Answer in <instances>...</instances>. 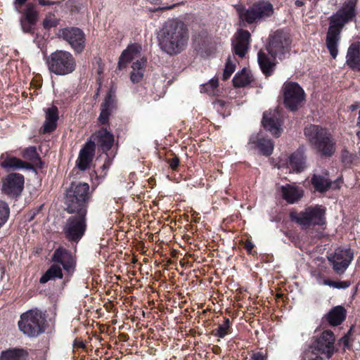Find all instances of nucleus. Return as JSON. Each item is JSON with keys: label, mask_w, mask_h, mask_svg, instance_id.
Listing matches in <instances>:
<instances>
[{"label": "nucleus", "mask_w": 360, "mask_h": 360, "mask_svg": "<svg viewBox=\"0 0 360 360\" xmlns=\"http://www.w3.org/2000/svg\"><path fill=\"white\" fill-rule=\"evenodd\" d=\"M353 252L350 249L338 248L333 254L328 257L334 271L338 274H343L353 259Z\"/></svg>", "instance_id": "4468645a"}, {"label": "nucleus", "mask_w": 360, "mask_h": 360, "mask_svg": "<svg viewBox=\"0 0 360 360\" xmlns=\"http://www.w3.org/2000/svg\"><path fill=\"white\" fill-rule=\"evenodd\" d=\"M216 103L217 105H219L220 106H223L224 104V102L223 101H217Z\"/></svg>", "instance_id": "6e6d98bb"}, {"label": "nucleus", "mask_w": 360, "mask_h": 360, "mask_svg": "<svg viewBox=\"0 0 360 360\" xmlns=\"http://www.w3.org/2000/svg\"><path fill=\"white\" fill-rule=\"evenodd\" d=\"M275 58L269 57L266 53L259 51L257 53V60L262 72L266 75H271L276 65Z\"/></svg>", "instance_id": "cd10ccee"}, {"label": "nucleus", "mask_w": 360, "mask_h": 360, "mask_svg": "<svg viewBox=\"0 0 360 360\" xmlns=\"http://www.w3.org/2000/svg\"><path fill=\"white\" fill-rule=\"evenodd\" d=\"M250 144L258 148L264 155H269L274 150V143L271 139H266L257 135H253L250 139Z\"/></svg>", "instance_id": "a878e982"}, {"label": "nucleus", "mask_w": 360, "mask_h": 360, "mask_svg": "<svg viewBox=\"0 0 360 360\" xmlns=\"http://www.w3.org/2000/svg\"><path fill=\"white\" fill-rule=\"evenodd\" d=\"M253 80L250 72L243 68L238 72L233 79V84L236 87H243L250 84Z\"/></svg>", "instance_id": "f704fd0d"}, {"label": "nucleus", "mask_w": 360, "mask_h": 360, "mask_svg": "<svg viewBox=\"0 0 360 360\" xmlns=\"http://www.w3.org/2000/svg\"><path fill=\"white\" fill-rule=\"evenodd\" d=\"M77 214V216H72L67 220L63 229L66 238L70 241L80 240L86 230V214Z\"/></svg>", "instance_id": "9b49d317"}, {"label": "nucleus", "mask_w": 360, "mask_h": 360, "mask_svg": "<svg viewBox=\"0 0 360 360\" xmlns=\"http://www.w3.org/2000/svg\"><path fill=\"white\" fill-rule=\"evenodd\" d=\"M52 261L61 264L64 271L69 275H72L75 271V259L70 251L63 248H58L54 251Z\"/></svg>", "instance_id": "f3484780"}, {"label": "nucleus", "mask_w": 360, "mask_h": 360, "mask_svg": "<svg viewBox=\"0 0 360 360\" xmlns=\"http://www.w3.org/2000/svg\"><path fill=\"white\" fill-rule=\"evenodd\" d=\"M291 214V218L303 228L323 225L326 222V208L322 205L310 206L300 212Z\"/></svg>", "instance_id": "0eeeda50"}, {"label": "nucleus", "mask_w": 360, "mask_h": 360, "mask_svg": "<svg viewBox=\"0 0 360 360\" xmlns=\"http://www.w3.org/2000/svg\"><path fill=\"white\" fill-rule=\"evenodd\" d=\"M356 1L349 0L330 18V26L326 35V46L330 56L335 58L338 53L340 32L344 25L356 15Z\"/></svg>", "instance_id": "f03ea898"}, {"label": "nucleus", "mask_w": 360, "mask_h": 360, "mask_svg": "<svg viewBox=\"0 0 360 360\" xmlns=\"http://www.w3.org/2000/svg\"><path fill=\"white\" fill-rule=\"evenodd\" d=\"M19 21H20V25L22 26V15L20 16Z\"/></svg>", "instance_id": "bf43d9fd"}, {"label": "nucleus", "mask_w": 360, "mask_h": 360, "mask_svg": "<svg viewBox=\"0 0 360 360\" xmlns=\"http://www.w3.org/2000/svg\"><path fill=\"white\" fill-rule=\"evenodd\" d=\"M305 165V158L301 151H296L292 153L289 158V161L287 167L280 165V169H289V172H302Z\"/></svg>", "instance_id": "b1692460"}, {"label": "nucleus", "mask_w": 360, "mask_h": 360, "mask_svg": "<svg viewBox=\"0 0 360 360\" xmlns=\"http://www.w3.org/2000/svg\"><path fill=\"white\" fill-rule=\"evenodd\" d=\"M262 124L273 136H279L283 131L281 112L278 110H269L263 115Z\"/></svg>", "instance_id": "dca6fc26"}, {"label": "nucleus", "mask_w": 360, "mask_h": 360, "mask_svg": "<svg viewBox=\"0 0 360 360\" xmlns=\"http://www.w3.org/2000/svg\"><path fill=\"white\" fill-rule=\"evenodd\" d=\"M357 124L360 126V110H359V117H358V120H357Z\"/></svg>", "instance_id": "13d9d810"}, {"label": "nucleus", "mask_w": 360, "mask_h": 360, "mask_svg": "<svg viewBox=\"0 0 360 360\" xmlns=\"http://www.w3.org/2000/svg\"><path fill=\"white\" fill-rule=\"evenodd\" d=\"M63 271L60 266L56 264H53L40 278L41 283H46L50 280L55 278H62Z\"/></svg>", "instance_id": "c9c22d12"}, {"label": "nucleus", "mask_w": 360, "mask_h": 360, "mask_svg": "<svg viewBox=\"0 0 360 360\" xmlns=\"http://www.w3.org/2000/svg\"><path fill=\"white\" fill-rule=\"evenodd\" d=\"M49 70L56 75H65L72 72L76 68V61L68 51L57 50L50 54L46 60Z\"/></svg>", "instance_id": "39448f33"}, {"label": "nucleus", "mask_w": 360, "mask_h": 360, "mask_svg": "<svg viewBox=\"0 0 360 360\" xmlns=\"http://www.w3.org/2000/svg\"><path fill=\"white\" fill-rule=\"evenodd\" d=\"M146 60L144 58H139L131 65L132 72L130 79L133 83L139 82L143 77Z\"/></svg>", "instance_id": "2f4dec72"}, {"label": "nucleus", "mask_w": 360, "mask_h": 360, "mask_svg": "<svg viewBox=\"0 0 360 360\" xmlns=\"http://www.w3.org/2000/svg\"><path fill=\"white\" fill-rule=\"evenodd\" d=\"M323 283L326 285L333 287L334 288H338V282L337 281H333L329 279H326L323 281Z\"/></svg>", "instance_id": "de8ad7c7"}, {"label": "nucleus", "mask_w": 360, "mask_h": 360, "mask_svg": "<svg viewBox=\"0 0 360 360\" xmlns=\"http://www.w3.org/2000/svg\"><path fill=\"white\" fill-rule=\"evenodd\" d=\"M0 159L2 160L1 166L8 172L22 168V161L15 157L2 154Z\"/></svg>", "instance_id": "72a5a7b5"}, {"label": "nucleus", "mask_w": 360, "mask_h": 360, "mask_svg": "<svg viewBox=\"0 0 360 360\" xmlns=\"http://www.w3.org/2000/svg\"><path fill=\"white\" fill-rule=\"evenodd\" d=\"M281 192L283 198L291 204L299 200L303 195L302 188L290 185L281 186Z\"/></svg>", "instance_id": "7c9ffc66"}, {"label": "nucleus", "mask_w": 360, "mask_h": 360, "mask_svg": "<svg viewBox=\"0 0 360 360\" xmlns=\"http://www.w3.org/2000/svg\"><path fill=\"white\" fill-rule=\"evenodd\" d=\"M141 46L139 44H134L128 46L120 57L118 68L122 69L130 61L139 58L141 57Z\"/></svg>", "instance_id": "4be33fe9"}, {"label": "nucleus", "mask_w": 360, "mask_h": 360, "mask_svg": "<svg viewBox=\"0 0 360 360\" xmlns=\"http://www.w3.org/2000/svg\"><path fill=\"white\" fill-rule=\"evenodd\" d=\"M250 360H266V357L264 354L258 352L252 354Z\"/></svg>", "instance_id": "c03bdc74"}, {"label": "nucleus", "mask_w": 360, "mask_h": 360, "mask_svg": "<svg viewBox=\"0 0 360 360\" xmlns=\"http://www.w3.org/2000/svg\"><path fill=\"white\" fill-rule=\"evenodd\" d=\"M27 161H24V171L27 172V174L32 178V191L36 190V186L39 185V180L36 168H41L42 162L37 152L36 147L30 146L24 150V159Z\"/></svg>", "instance_id": "f8f14e48"}, {"label": "nucleus", "mask_w": 360, "mask_h": 360, "mask_svg": "<svg viewBox=\"0 0 360 360\" xmlns=\"http://www.w3.org/2000/svg\"><path fill=\"white\" fill-rule=\"evenodd\" d=\"M98 143L103 151L110 150L114 143V136L106 129H101L95 134Z\"/></svg>", "instance_id": "c85d7f7f"}, {"label": "nucleus", "mask_w": 360, "mask_h": 360, "mask_svg": "<svg viewBox=\"0 0 360 360\" xmlns=\"http://www.w3.org/2000/svg\"><path fill=\"white\" fill-rule=\"evenodd\" d=\"M35 214H36V213H35L34 212H32V213H31V214L27 217V220H28V221H31V220H32V219H33V218L34 217Z\"/></svg>", "instance_id": "5fc2aeb1"}, {"label": "nucleus", "mask_w": 360, "mask_h": 360, "mask_svg": "<svg viewBox=\"0 0 360 360\" xmlns=\"http://www.w3.org/2000/svg\"><path fill=\"white\" fill-rule=\"evenodd\" d=\"M347 311L342 306H336L331 309L326 315L328 323L333 326L340 325L346 318Z\"/></svg>", "instance_id": "c756f323"}, {"label": "nucleus", "mask_w": 360, "mask_h": 360, "mask_svg": "<svg viewBox=\"0 0 360 360\" xmlns=\"http://www.w3.org/2000/svg\"><path fill=\"white\" fill-rule=\"evenodd\" d=\"M237 11L240 19L248 24L264 20L271 17L274 12L273 5L265 1L256 2L248 8L238 6Z\"/></svg>", "instance_id": "423d86ee"}, {"label": "nucleus", "mask_w": 360, "mask_h": 360, "mask_svg": "<svg viewBox=\"0 0 360 360\" xmlns=\"http://www.w3.org/2000/svg\"><path fill=\"white\" fill-rule=\"evenodd\" d=\"M250 41V33L248 30H239L236 35V40L233 43L234 53L243 58L246 54Z\"/></svg>", "instance_id": "aec40b11"}, {"label": "nucleus", "mask_w": 360, "mask_h": 360, "mask_svg": "<svg viewBox=\"0 0 360 360\" xmlns=\"http://www.w3.org/2000/svg\"><path fill=\"white\" fill-rule=\"evenodd\" d=\"M285 105L292 111L297 110L305 101L303 89L296 82H286L282 87Z\"/></svg>", "instance_id": "1a4fd4ad"}, {"label": "nucleus", "mask_w": 360, "mask_h": 360, "mask_svg": "<svg viewBox=\"0 0 360 360\" xmlns=\"http://www.w3.org/2000/svg\"><path fill=\"white\" fill-rule=\"evenodd\" d=\"M218 86V80L212 79L208 83L204 84L202 87V91L207 94H213L216 88Z\"/></svg>", "instance_id": "79ce46f5"}, {"label": "nucleus", "mask_w": 360, "mask_h": 360, "mask_svg": "<svg viewBox=\"0 0 360 360\" xmlns=\"http://www.w3.org/2000/svg\"><path fill=\"white\" fill-rule=\"evenodd\" d=\"M58 35L66 41L75 51L81 53L85 48V34L77 27H66L58 30Z\"/></svg>", "instance_id": "ddd939ff"}, {"label": "nucleus", "mask_w": 360, "mask_h": 360, "mask_svg": "<svg viewBox=\"0 0 360 360\" xmlns=\"http://www.w3.org/2000/svg\"><path fill=\"white\" fill-rule=\"evenodd\" d=\"M350 108L352 110H354L356 109V107L354 105H352Z\"/></svg>", "instance_id": "052dcab7"}, {"label": "nucleus", "mask_w": 360, "mask_h": 360, "mask_svg": "<svg viewBox=\"0 0 360 360\" xmlns=\"http://www.w3.org/2000/svg\"><path fill=\"white\" fill-rule=\"evenodd\" d=\"M89 186L86 183L74 182L66 191L65 204L69 213L86 214L89 199Z\"/></svg>", "instance_id": "20e7f679"}, {"label": "nucleus", "mask_w": 360, "mask_h": 360, "mask_svg": "<svg viewBox=\"0 0 360 360\" xmlns=\"http://www.w3.org/2000/svg\"><path fill=\"white\" fill-rule=\"evenodd\" d=\"M231 321L229 319H225L221 324H219L218 328L213 330V334L220 338H224L226 335L231 333Z\"/></svg>", "instance_id": "4c0bfd02"}, {"label": "nucleus", "mask_w": 360, "mask_h": 360, "mask_svg": "<svg viewBox=\"0 0 360 360\" xmlns=\"http://www.w3.org/2000/svg\"><path fill=\"white\" fill-rule=\"evenodd\" d=\"M46 319L41 311L34 309L24 313V334L37 337L46 330Z\"/></svg>", "instance_id": "6e6552de"}, {"label": "nucleus", "mask_w": 360, "mask_h": 360, "mask_svg": "<svg viewBox=\"0 0 360 360\" xmlns=\"http://www.w3.org/2000/svg\"><path fill=\"white\" fill-rule=\"evenodd\" d=\"M22 350L17 348L2 351L0 354V360H22Z\"/></svg>", "instance_id": "e433bc0d"}, {"label": "nucleus", "mask_w": 360, "mask_h": 360, "mask_svg": "<svg viewBox=\"0 0 360 360\" xmlns=\"http://www.w3.org/2000/svg\"><path fill=\"white\" fill-rule=\"evenodd\" d=\"M311 183L315 191L323 193L327 191L332 185V181L328 177V174L324 172L323 174H315L311 179Z\"/></svg>", "instance_id": "bb28decb"}, {"label": "nucleus", "mask_w": 360, "mask_h": 360, "mask_svg": "<svg viewBox=\"0 0 360 360\" xmlns=\"http://www.w3.org/2000/svg\"><path fill=\"white\" fill-rule=\"evenodd\" d=\"M39 4L41 6H51L55 4V2L49 0H39Z\"/></svg>", "instance_id": "3c124183"}, {"label": "nucleus", "mask_w": 360, "mask_h": 360, "mask_svg": "<svg viewBox=\"0 0 360 360\" xmlns=\"http://www.w3.org/2000/svg\"><path fill=\"white\" fill-rule=\"evenodd\" d=\"M18 325L19 329L21 331H22V314H21L20 316V320L18 321Z\"/></svg>", "instance_id": "864d4df0"}, {"label": "nucleus", "mask_w": 360, "mask_h": 360, "mask_svg": "<svg viewBox=\"0 0 360 360\" xmlns=\"http://www.w3.org/2000/svg\"><path fill=\"white\" fill-rule=\"evenodd\" d=\"M45 121L40 129V132L43 134H49L53 131L57 127V122L58 120V108L52 105L44 109Z\"/></svg>", "instance_id": "412c9836"}, {"label": "nucleus", "mask_w": 360, "mask_h": 360, "mask_svg": "<svg viewBox=\"0 0 360 360\" xmlns=\"http://www.w3.org/2000/svg\"><path fill=\"white\" fill-rule=\"evenodd\" d=\"M290 44L288 34L282 30H277L271 36L267 50L272 57L281 59L282 56L289 52Z\"/></svg>", "instance_id": "9d476101"}, {"label": "nucleus", "mask_w": 360, "mask_h": 360, "mask_svg": "<svg viewBox=\"0 0 360 360\" xmlns=\"http://www.w3.org/2000/svg\"><path fill=\"white\" fill-rule=\"evenodd\" d=\"M13 5L15 11L20 13L22 8V0H14Z\"/></svg>", "instance_id": "a18cd8bd"}, {"label": "nucleus", "mask_w": 360, "mask_h": 360, "mask_svg": "<svg viewBox=\"0 0 360 360\" xmlns=\"http://www.w3.org/2000/svg\"><path fill=\"white\" fill-rule=\"evenodd\" d=\"M235 71V65L231 60V58H229L226 63L225 68L223 73V79L226 80L229 79L231 75Z\"/></svg>", "instance_id": "ea45409f"}, {"label": "nucleus", "mask_w": 360, "mask_h": 360, "mask_svg": "<svg viewBox=\"0 0 360 360\" xmlns=\"http://www.w3.org/2000/svg\"><path fill=\"white\" fill-rule=\"evenodd\" d=\"M295 5L297 7H302L304 5V1H303L302 0H295Z\"/></svg>", "instance_id": "603ef678"}, {"label": "nucleus", "mask_w": 360, "mask_h": 360, "mask_svg": "<svg viewBox=\"0 0 360 360\" xmlns=\"http://www.w3.org/2000/svg\"><path fill=\"white\" fill-rule=\"evenodd\" d=\"M95 143L92 141H89L80 150L77 160V166L80 170L84 171L89 167L95 154Z\"/></svg>", "instance_id": "6ab92c4d"}, {"label": "nucleus", "mask_w": 360, "mask_h": 360, "mask_svg": "<svg viewBox=\"0 0 360 360\" xmlns=\"http://www.w3.org/2000/svg\"><path fill=\"white\" fill-rule=\"evenodd\" d=\"M160 49L169 55H176L184 51L189 39L188 29L179 19H169L158 34Z\"/></svg>", "instance_id": "f257e3e1"}, {"label": "nucleus", "mask_w": 360, "mask_h": 360, "mask_svg": "<svg viewBox=\"0 0 360 360\" xmlns=\"http://www.w3.org/2000/svg\"><path fill=\"white\" fill-rule=\"evenodd\" d=\"M244 247H245V250L249 253H250V252L252 251V250L254 248V245L250 241H246L245 243V246Z\"/></svg>", "instance_id": "8fccbe9b"}, {"label": "nucleus", "mask_w": 360, "mask_h": 360, "mask_svg": "<svg viewBox=\"0 0 360 360\" xmlns=\"http://www.w3.org/2000/svg\"><path fill=\"white\" fill-rule=\"evenodd\" d=\"M2 191L11 196H19L22 191V176L17 173L8 174L3 181Z\"/></svg>", "instance_id": "a211bd4d"}, {"label": "nucleus", "mask_w": 360, "mask_h": 360, "mask_svg": "<svg viewBox=\"0 0 360 360\" xmlns=\"http://www.w3.org/2000/svg\"><path fill=\"white\" fill-rule=\"evenodd\" d=\"M27 1V0H24V4L25 3V1Z\"/></svg>", "instance_id": "69168bd1"}, {"label": "nucleus", "mask_w": 360, "mask_h": 360, "mask_svg": "<svg viewBox=\"0 0 360 360\" xmlns=\"http://www.w3.org/2000/svg\"><path fill=\"white\" fill-rule=\"evenodd\" d=\"M311 360H323V358L320 356H316L315 358L311 359Z\"/></svg>", "instance_id": "4d7b16f0"}, {"label": "nucleus", "mask_w": 360, "mask_h": 360, "mask_svg": "<svg viewBox=\"0 0 360 360\" xmlns=\"http://www.w3.org/2000/svg\"><path fill=\"white\" fill-rule=\"evenodd\" d=\"M113 98L111 91H109L105 98L104 102L101 104V110L98 117V121L101 124L108 123L112 107Z\"/></svg>", "instance_id": "473e14b6"}, {"label": "nucleus", "mask_w": 360, "mask_h": 360, "mask_svg": "<svg viewBox=\"0 0 360 360\" xmlns=\"http://www.w3.org/2000/svg\"><path fill=\"white\" fill-rule=\"evenodd\" d=\"M346 64L352 70L360 71V42L352 44L347 50Z\"/></svg>", "instance_id": "5701e85b"}, {"label": "nucleus", "mask_w": 360, "mask_h": 360, "mask_svg": "<svg viewBox=\"0 0 360 360\" xmlns=\"http://www.w3.org/2000/svg\"><path fill=\"white\" fill-rule=\"evenodd\" d=\"M30 186V184L29 183H27V187L29 188Z\"/></svg>", "instance_id": "0e129e2a"}, {"label": "nucleus", "mask_w": 360, "mask_h": 360, "mask_svg": "<svg viewBox=\"0 0 360 360\" xmlns=\"http://www.w3.org/2000/svg\"><path fill=\"white\" fill-rule=\"evenodd\" d=\"M167 162L172 169H175L179 165V159L176 156H174L170 159H168Z\"/></svg>", "instance_id": "37998d69"}, {"label": "nucleus", "mask_w": 360, "mask_h": 360, "mask_svg": "<svg viewBox=\"0 0 360 360\" xmlns=\"http://www.w3.org/2000/svg\"><path fill=\"white\" fill-rule=\"evenodd\" d=\"M335 335L330 330L323 331L313 343L312 348L319 353L330 358L334 353Z\"/></svg>", "instance_id": "2eb2a0df"}, {"label": "nucleus", "mask_w": 360, "mask_h": 360, "mask_svg": "<svg viewBox=\"0 0 360 360\" xmlns=\"http://www.w3.org/2000/svg\"><path fill=\"white\" fill-rule=\"evenodd\" d=\"M39 18L35 4H28L24 10V32L31 31Z\"/></svg>", "instance_id": "393cba45"}, {"label": "nucleus", "mask_w": 360, "mask_h": 360, "mask_svg": "<svg viewBox=\"0 0 360 360\" xmlns=\"http://www.w3.org/2000/svg\"><path fill=\"white\" fill-rule=\"evenodd\" d=\"M351 285L350 281H338V289H345L349 287Z\"/></svg>", "instance_id": "49530a36"}, {"label": "nucleus", "mask_w": 360, "mask_h": 360, "mask_svg": "<svg viewBox=\"0 0 360 360\" xmlns=\"http://www.w3.org/2000/svg\"><path fill=\"white\" fill-rule=\"evenodd\" d=\"M174 6H174V5H173V6H171L167 7V9H171V8H174Z\"/></svg>", "instance_id": "680f3d73"}, {"label": "nucleus", "mask_w": 360, "mask_h": 360, "mask_svg": "<svg viewBox=\"0 0 360 360\" xmlns=\"http://www.w3.org/2000/svg\"><path fill=\"white\" fill-rule=\"evenodd\" d=\"M58 25V19L53 14L46 15L43 21V26L45 29L54 27Z\"/></svg>", "instance_id": "a19ab883"}, {"label": "nucleus", "mask_w": 360, "mask_h": 360, "mask_svg": "<svg viewBox=\"0 0 360 360\" xmlns=\"http://www.w3.org/2000/svg\"><path fill=\"white\" fill-rule=\"evenodd\" d=\"M323 283L326 285L333 287L334 288H338V282L337 281H333L329 279H326L323 281Z\"/></svg>", "instance_id": "09e8293b"}, {"label": "nucleus", "mask_w": 360, "mask_h": 360, "mask_svg": "<svg viewBox=\"0 0 360 360\" xmlns=\"http://www.w3.org/2000/svg\"><path fill=\"white\" fill-rule=\"evenodd\" d=\"M304 135L321 157L330 158L335 153L336 141L327 129L319 125L310 124L305 127Z\"/></svg>", "instance_id": "7ed1b4c3"}, {"label": "nucleus", "mask_w": 360, "mask_h": 360, "mask_svg": "<svg viewBox=\"0 0 360 360\" xmlns=\"http://www.w3.org/2000/svg\"><path fill=\"white\" fill-rule=\"evenodd\" d=\"M9 207L6 202L0 200V227L4 224L9 216Z\"/></svg>", "instance_id": "58836bf2"}, {"label": "nucleus", "mask_w": 360, "mask_h": 360, "mask_svg": "<svg viewBox=\"0 0 360 360\" xmlns=\"http://www.w3.org/2000/svg\"><path fill=\"white\" fill-rule=\"evenodd\" d=\"M26 354H26V353H25V352L24 351V353H23L24 358L25 357V355H26Z\"/></svg>", "instance_id": "e2e57ef3"}]
</instances>
